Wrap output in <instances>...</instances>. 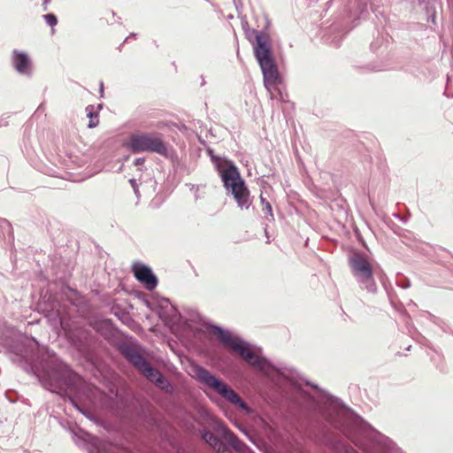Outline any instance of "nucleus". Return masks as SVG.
<instances>
[{
	"instance_id": "obj_1",
	"label": "nucleus",
	"mask_w": 453,
	"mask_h": 453,
	"mask_svg": "<svg viewBox=\"0 0 453 453\" xmlns=\"http://www.w3.org/2000/svg\"><path fill=\"white\" fill-rule=\"evenodd\" d=\"M245 35L253 44L255 58L263 73L264 86L269 89L279 80V71L272 55L269 36L255 29L246 30Z\"/></svg>"
},
{
	"instance_id": "obj_2",
	"label": "nucleus",
	"mask_w": 453,
	"mask_h": 453,
	"mask_svg": "<svg viewBox=\"0 0 453 453\" xmlns=\"http://www.w3.org/2000/svg\"><path fill=\"white\" fill-rule=\"evenodd\" d=\"M211 333L216 335L222 344L231 348L234 352L238 353L250 365L257 368L264 372L266 376L273 375L275 367L265 357L256 355L250 349V343L243 339L234 336L226 329L219 326L212 325L211 326Z\"/></svg>"
},
{
	"instance_id": "obj_3",
	"label": "nucleus",
	"mask_w": 453,
	"mask_h": 453,
	"mask_svg": "<svg viewBox=\"0 0 453 453\" xmlns=\"http://www.w3.org/2000/svg\"><path fill=\"white\" fill-rule=\"evenodd\" d=\"M120 350L127 360L136 367L150 381L155 383L157 388L166 393L173 392V387L169 380L159 371L150 365L137 348L129 344H124L120 347Z\"/></svg>"
},
{
	"instance_id": "obj_4",
	"label": "nucleus",
	"mask_w": 453,
	"mask_h": 453,
	"mask_svg": "<svg viewBox=\"0 0 453 453\" xmlns=\"http://www.w3.org/2000/svg\"><path fill=\"white\" fill-rule=\"evenodd\" d=\"M192 376L195 377L201 384L214 390L223 396L229 403L238 405L241 409L250 411V408L242 398L231 389L224 381L214 376L210 371L199 365L191 366Z\"/></svg>"
},
{
	"instance_id": "obj_5",
	"label": "nucleus",
	"mask_w": 453,
	"mask_h": 453,
	"mask_svg": "<svg viewBox=\"0 0 453 453\" xmlns=\"http://www.w3.org/2000/svg\"><path fill=\"white\" fill-rule=\"evenodd\" d=\"M221 180L227 194L234 196L240 209H248L251 205L250 191L242 179L236 166H226L220 173Z\"/></svg>"
},
{
	"instance_id": "obj_6",
	"label": "nucleus",
	"mask_w": 453,
	"mask_h": 453,
	"mask_svg": "<svg viewBox=\"0 0 453 453\" xmlns=\"http://www.w3.org/2000/svg\"><path fill=\"white\" fill-rule=\"evenodd\" d=\"M349 265L360 288L374 294L377 291V285L369 257L365 253L355 252L349 257Z\"/></svg>"
},
{
	"instance_id": "obj_7",
	"label": "nucleus",
	"mask_w": 453,
	"mask_h": 453,
	"mask_svg": "<svg viewBox=\"0 0 453 453\" xmlns=\"http://www.w3.org/2000/svg\"><path fill=\"white\" fill-rule=\"evenodd\" d=\"M13 362H21L25 361L26 363L31 365V369L33 372L39 379L41 384L47 390L58 393V389L62 387V374L58 370L55 369H44L41 373L39 371V367L35 364V358L34 355L26 348L24 350H20V352L15 353V356L12 357Z\"/></svg>"
},
{
	"instance_id": "obj_8",
	"label": "nucleus",
	"mask_w": 453,
	"mask_h": 453,
	"mask_svg": "<svg viewBox=\"0 0 453 453\" xmlns=\"http://www.w3.org/2000/svg\"><path fill=\"white\" fill-rule=\"evenodd\" d=\"M127 149L133 153L153 152L169 157V150L159 134H134L127 142Z\"/></svg>"
},
{
	"instance_id": "obj_9",
	"label": "nucleus",
	"mask_w": 453,
	"mask_h": 453,
	"mask_svg": "<svg viewBox=\"0 0 453 453\" xmlns=\"http://www.w3.org/2000/svg\"><path fill=\"white\" fill-rule=\"evenodd\" d=\"M12 64L18 73L32 76V61L27 52L14 50L12 54Z\"/></svg>"
},
{
	"instance_id": "obj_10",
	"label": "nucleus",
	"mask_w": 453,
	"mask_h": 453,
	"mask_svg": "<svg viewBox=\"0 0 453 453\" xmlns=\"http://www.w3.org/2000/svg\"><path fill=\"white\" fill-rule=\"evenodd\" d=\"M135 279L142 283L148 290H153L157 285V279L151 269L142 264L134 265Z\"/></svg>"
},
{
	"instance_id": "obj_11",
	"label": "nucleus",
	"mask_w": 453,
	"mask_h": 453,
	"mask_svg": "<svg viewBox=\"0 0 453 453\" xmlns=\"http://www.w3.org/2000/svg\"><path fill=\"white\" fill-rule=\"evenodd\" d=\"M219 427L222 430L223 436L226 438L227 442L236 450H242L243 446L242 442L239 440V438L232 432L228 431L226 426L221 424L219 425Z\"/></svg>"
},
{
	"instance_id": "obj_12",
	"label": "nucleus",
	"mask_w": 453,
	"mask_h": 453,
	"mask_svg": "<svg viewBox=\"0 0 453 453\" xmlns=\"http://www.w3.org/2000/svg\"><path fill=\"white\" fill-rule=\"evenodd\" d=\"M202 438L212 449H214L218 451H220L224 448V444L222 443V441L210 431H207V430L203 431Z\"/></svg>"
},
{
	"instance_id": "obj_13",
	"label": "nucleus",
	"mask_w": 453,
	"mask_h": 453,
	"mask_svg": "<svg viewBox=\"0 0 453 453\" xmlns=\"http://www.w3.org/2000/svg\"><path fill=\"white\" fill-rule=\"evenodd\" d=\"M87 117L89 118V122L88 124V128H94L96 127L99 121H98V112L95 111L94 105H88L85 109Z\"/></svg>"
},
{
	"instance_id": "obj_14",
	"label": "nucleus",
	"mask_w": 453,
	"mask_h": 453,
	"mask_svg": "<svg viewBox=\"0 0 453 453\" xmlns=\"http://www.w3.org/2000/svg\"><path fill=\"white\" fill-rule=\"evenodd\" d=\"M260 202L263 205L262 211L268 215L267 219L270 221H273L274 217H273V209H272L270 203L268 201H266V199L265 197H263L262 195L260 196Z\"/></svg>"
},
{
	"instance_id": "obj_15",
	"label": "nucleus",
	"mask_w": 453,
	"mask_h": 453,
	"mask_svg": "<svg viewBox=\"0 0 453 453\" xmlns=\"http://www.w3.org/2000/svg\"><path fill=\"white\" fill-rule=\"evenodd\" d=\"M45 22L50 27H54L58 23L57 17L52 13H48L43 16Z\"/></svg>"
},
{
	"instance_id": "obj_16",
	"label": "nucleus",
	"mask_w": 453,
	"mask_h": 453,
	"mask_svg": "<svg viewBox=\"0 0 453 453\" xmlns=\"http://www.w3.org/2000/svg\"><path fill=\"white\" fill-rule=\"evenodd\" d=\"M0 228L2 230L11 231V225L6 219H0Z\"/></svg>"
},
{
	"instance_id": "obj_17",
	"label": "nucleus",
	"mask_w": 453,
	"mask_h": 453,
	"mask_svg": "<svg viewBox=\"0 0 453 453\" xmlns=\"http://www.w3.org/2000/svg\"><path fill=\"white\" fill-rule=\"evenodd\" d=\"M129 182L137 196H139L138 184L134 179H130Z\"/></svg>"
},
{
	"instance_id": "obj_18",
	"label": "nucleus",
	"mask_w": 453,
	"mask_h": 453,
	"mask_svg": "<svg viewBox=\"0 0 453 453\" xmlns=\"http://www.w3.org/2000/svg\"><path fill=\"white\" fill-rule=\"evenodd\" d=\"M70 401L72 403V404L81 413H84V411H82L81 408H80V406L78 405V403H76L75 399L73 398V397H70Z\"/></svg>"
},
{
	"instance_id": "obj_19",
	"label": "nucleus",
	"mask_w": 453,
	"mask_h": 453,
	"mask_svg": "<svg viewBox=\"0 0 453 453\" xmlns=\"http://www.w3.org/2000/svg\"><path fill=\"white\" fill-rule=\"evenodd\" d=\"M143 163H144L143 157H139L134 160V165L137 166L142 165Z\"/></svg>"
},
{
	"instance_id": "obj_20",
	"label": "nucleus",
	"mask_w": 453,
	"mask_h": 453,
	"mask_svg": "<svg viewBox=\"0 0 453 453\" xmlns=\"http://www.w3.org/2000/svg\"><path fill=\"white\" fill-rule=\"evenodd\" d=\"M279 82H280V79L277 81V82L275 84L272 85L269 89L265 86V88L270 92L271 96L273 95V92H271V88L273 87H274L275 85H277Z\"/></svg>"
},
{
	"instance_id": "obj_21",
	"label": "nucleus",
	"mask_w": 453,
	"mask_h": 453,
	"mask_svg": "<svg viewBox=\"0 0 453 453\" xmlns=\"http://www.w3.org/2000/svg\"><path fill=\"white\" fill-rule=\"evenodd\" d=\"M103 86H104V83L101 82V84H100V92H101V94H103V92H104Z\"/></svg>"
}]
</instances>
